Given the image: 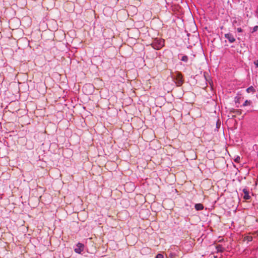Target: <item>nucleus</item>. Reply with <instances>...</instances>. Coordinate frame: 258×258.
I'll return each mask as SVG.
<instances>
[{"label": "nucleus", "instance_id": "nucleus-6", "mask_svg": "<svg viewBox=\"0 0 258 258\" xmlns=\"http://www.w3.org/2000/svg\"><path fill=\"white\" fill-rule=\"evenodd\" d=\"M195 207L198 211L202 210L204 209V206L202 204H196Z\"/></svg>", "mask_w": 258, "mask_h": 258}, {"label": "nucleus", "instance_id": "nucleus-8", "mask_svg": "<svg viewBox=\"0 0 258 258\" xmlns=\"http://www.w3.org/2000/svg\"><path fill=\"white\" fill-rule=\"evenodd\" d=\"M252 240V237L250 235L245 236L244 237V241H251Z\"/></svg>", "mask_w": 258, "mask_h": 258}, {"label": "nucleus", "instance_id": "nucleus-16", "mask_svg": "<svg viewBox=\"0 0 258 258\" xmlns=\"http://www.w3.org/2000/svg\"><path fill=\"white\" fill-rule=\"evenodd\" d=\"M253 63L258 68V60H255Z\"/></svg>", "mask_w": 258, "mask_h": 258}, {"label": "nucleus", "instance_id": "nucleus-18", "mask_svg": "<svg viewBox=\"0 0 258 258\" xmlns=\"http://www.w3.org/2000/svg\"><path fill=\"white\" fill-rule=\"evenodd\" d=\"M257 28H258V26H255L253 28V31H256L257 30Z\"/></svg>", "mask_w": 258, "mask_h": 258}, {"label": "nucleus", "instance_id": "nucleus-9", "mask_svg": "<svg viewBox=\"0 0 258 258\" xmlns=\"http://www.w3.org/2000/svg\"><path fill=\"white\" fill-rule=\"evenodd\" d=\"M254 91H255V90L252 86H250V87H248V88H247V89H246V92L247 93H250V92L253 93Z\"/></svg>", "mask_w": 258, "mask_h": 258}, {"label": "nucleus", "instance_id": "nucleus-7", "mask_svg": "<svg viewBox=\"0 0 258 258\" xmlns=\"http://www.w3.org/2000/svg\"><path fill=\"white\" fill-rule=\"evenodd\" d=\"M217 252H222L224 251L225 248L220 244H218L216 246Z\"/></svg>", "mask_w": 258, "mask_h": 258}, {"label": "nucleus", "instance_id": "nucleus-19", "mask_svg": "<svg viewBox=\"0 0 258 258\" xmlns=\"http://www.w3.org/2000/svg\"><path fill=\"white\" fill-rule=\"evenodd\" d=\"M129 184L132 185H133V187H134V185H133L132 183H130Z\"/></svg>", "mask_w": 258, "mask_h": 258}, {"label": "nucleus", "instance_id": "nucleus-14", "mask_svg": "<svg viewBox=\"0 0 258 258\" xmlns=\"http://www.w3.org/2000/svg\"><path fill=\"white\" fill-rule=\"evenodd\" d=\"M240 160V157H239V156H237V157L234 159V161H235V162H237V163H238V162H239Z\"/></svg>", "mask_w": 258, "mask_h": 258}, {"label": "nucleus", "instance_id": "nucleus-1", "mask_svg": "<svg viewBox=\"0 0 258 258\" xmlns=\"http://www.w3.org/2000/svg\"><path fill=\"white\" fill-rule=\"evenodd\" d=\"M172 78L175 80L177 86H180L183 83V77L181 73L176 72L172 76Z\"/></svg>", "mask_w": 258, "mask_h": 258}, {"label": "nucleus", "instance_id": "nucleus-5", "mask_svg": "<svg viewBox=\"0 0 258 258\" xmlns=\"http://www.w3.org/2000/svg\"><path fill=\"white\" fill-rule=\"evenodd\" d=\"M242 191L244 194L243 198L246 200L250 199V196L249 195V191L246 188H244Z\"/></svg>", "mask_w": 258, "mask_h": 258}, {"label": "nucleus", "instance_id": "nucleus-15", "mask_svg": "<svg viewBox=\"0 0 258 258\" xmlns=\"http://www.w3.org/2000/svg\"><path fill=\"white\" fill-rule=\"evenodd\" d=\"M155 258H163V255L161 253H159L156 256Z\"/></svg>", "mask_w": 258, "mask_h": 258}, {"label": "nucleus", "instance_id": "nucleus-13", "mask_svg": "<svg viewBox=\"0 0 258 258\" xmlns=\"http://www.w3.org/2000/svg\"><path fill=\"white\" fill-rule=\"evenodd\" d=\"M88 88H92V86L90 84H86L84 86V87L83 88V90H85V89H87Z\"/></svg>", "mask_w": 258, "mask_h": 258}, {"label": "nucleus", "instance_id": "nucleus-4", "mask_svg": "<svg viewBox=\"0 0 258 258\" xmlns=\"http://www.w3.org/2000/svg\"><path fill=\"white\" fill-rule=\"evenodd\" d=\"M225 37L227 38L230 43H233L235 41V39L233 36L230 33L226 34Z\"/></svg>", "mask_w": 258, "mask_h": 258}, {"label": "nucleus", "instance_id": "nucleus-10", "mask_svg": "<svg viewBox=\"0 0 258 258\" xmlns=\"http://www.w3.org/2000/svg\"><path fill=\"white\" fill-rule=\"evenodd\" d=\"M252 103V102L250 100H245L244 103L243 104V106H246L248 105H250Z\"/></svg>", "mask_w": 258, "mask_h": 258}, {"label": "nucleus", "instance_id": "nucleus-17", "mask_svg": "<svg viewBox=\"0 0 258 258\" xmlns=\"http://www.w3.org/2000/svg\"><path fill=\"white\" fill-rule=\"evenodd\" d=\"M237 31L238 32H241L242 31V30L241 28H237Z\"/></svg>", "mask_w": 258, "mask_h": 258}, {"label": "nucleus", "instance_id": "nucleus-11", "mask_svg": "<svg viewBox=\"0 0 258 258\" xmlns=\"http://www.w3.org/2000/svg\"><path fill=\"white\" fill-rule=\"evenodd\" d=\"M232 112L236 114L239 115L241 113V110L239 109H234L232 111Z\"/></svg>", "mask_w": 258, "mask_h": 258}, {"label": "nucleus", "instance_id": "nucleus-12", "mask_svg": "<svg viewBox=\"0 0 258 258\" xmlns=\"http://www.w3.org/2000/svg\"><path fill=\"white\" fill-rule=\"evenodd\" d=\"M188 58L186 55H183L182 56L181 60L184 62H187L188 61Z\"/></svg>", "mask_w": 258, "mask_h": 258}, {"label": "nucleus", "instance_id": "nucleus-2", "mask_svg": "<svg viewBox=\"0 0 258 258\" xmlns=\"http://www.w3.org/2000/svg\"><path fill=\"white\" fill-rule=\"evenodd\" d=\"M152 46L153 48H154L155 49H160L163 46V41L161 40H159L158 42H154L152 44Z\"/></svg>", "mask_w": 258, "mask_h": 258}, {"label": "nucleus", "instance_id": "nucleus-3", "mask_svg": "<svg viewBox=\"0 0 258 258\" xmlns=\"http://www.w3.org/2000/svg\"><path fill=\"white\" fill-rule=\"evenodd\" d=\"M84 249V244L78 243L77 245V247L75 249V251L78 253H81Z\"/></svg>", "mask_w": 258, "mask_h": 258}]
</instances>
